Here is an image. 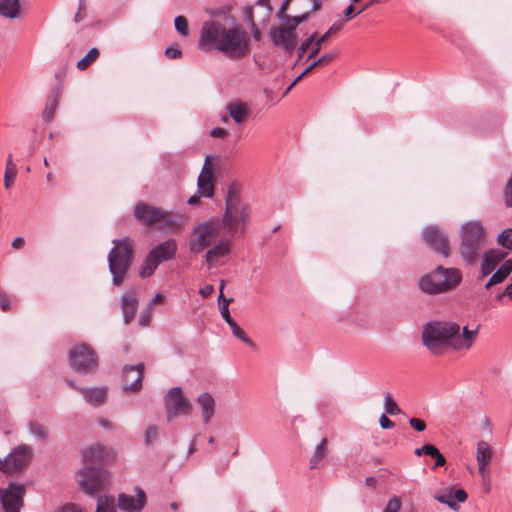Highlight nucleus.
<instances>
[{
    "instance_id": "1",
    "label": "nucleus",
    "mask_w": 512,
    "mask_h": 512,
    "mask_svg": "<svg viewBox=\"0 0 512 512\" xmlns=\"http://www.w3.org/2000/svg\"><path fill=\"white\" fill-rule=\"evenodd\" d=\"M198 48L205 52L217 50L230 59H241L250 52V37L234 20L231 25L210 20L201 28Z\"/></svg>"
},
{
    "instance_id": "2",
    "label": "nucleus",
    "mask_w": 512,
    "mask_h": 512,
    "mask_svg": "<svg viewBox=\"0 0 512 512\" xmlns=\"http://www.w3.org/2000/svg\"><path fill=\"white\" fill-rule=\"evenodd\" d=\"M251 207L240 196L236 185L229 186L225 199V212L220 220L221 227L231 237L243 236L250 221Z\"/></svg>"
},
{
    "instance_id": "3",
    "label": "nucleus",
    "mask_w": 512,
    "mask_h": 512,
    "mask_svg": "<svg viewBox=\"0 0 512 512\" xmlns=\"http://www.w3.org/2000/svg\"><path fill=\"white\" fill-rule=\"evenodd\" d=\"M107 261L114 286H121L134 260L133 240L125 237L112 241Z\"/></svg>"
},
{
    "instance_id": "4",
    "label": "nucleus",
    "mask_w": 512,
    "mask_h": 512,
    "mask_svg": "<svg viewBox=\"0 0 512 512\" xmlns=\"http://www.w3.org/2000/svg\"><path fill=\"white\" fill-rule=\"evenodd\" d=\"M459 325L450 322L432 321L427 323L422 331L423 344L435 354H441L443 347H452L454 335L458 332Z\"/></svg>"
},
{
    "instance_id": "5",
    "label": "nucleus",
    "mask_w": 512,
    "mask_h": 512,
    "mask_svg": "<svg viewBox=\"0 0 512 512\" xmlns=\"http://www.w3.org/2000/svg\"><path fill=\"white\" fill-rule=\"evenodd\" d=\"M461 281V273L455 268L437 267L431 273L422 276L419 288L427 294H437L455 288Z\"/></svg>"
},
{
    "instance_id": "6",
    "label": "nucleus",
    "mask_w": 512,
    "mask_h": 512,
    "mask_svg": "<svg viewBox=\"0 0 512 512\" xmlns=\"http://www.w3.org/2000/svg\"><path fill=\"white\" fill-rule=\"evenodd\" d=\"M460 253L472 264L476 261L484 241V228L479 221H468L461 226Z\"/></svg>"
},
{
    "instance_id": "7",
    "label": "nucleus",
    "mask_w": 512,
    "mask_h": 512,
    "mask_svg": "<svg viewBox=\"0 0 512 512\" xmlns=\"http://www.w3.org/2000/svg\"><path fill=\"white\" fill-rule=\"evenodd\" d=\"M221 228L218 218L203 221L195 225L189 239L190 252L193 254L204 252V250L213 245L215 240L219 237Z\"/></svg>"
},
{
    "instance_id": "8",
    "label": "nucleus",
    "mask_w": 512,
    "mask_h": 512,
    "mask_svg": "<svg viewBox=\"0 0 512 512\" xmlns=\"http://www.w3.org/2000/svg\"><path fill=\"white\" fill-rule=\"evenodd\" d=\"M110 472L103 467L84 465L77 472L78 484L87 495L94 496L110 485Z\"/></svg>"
},
{
    "instance_id": "9",
    "label": "nucleus",
    "mask_w": 512,
    "mask_h": 512,
    "mask_svg": "<svg viewBox=\"0 0 512 512\" xmlns=\"http://www.w3.org/2000/svg\"><path fill=\"white\" fill-rule=\"evenodd\" d=\"M176 250L177 243L174 239H169L155 246L147 255L140 269V276L142 278L150 276L162 262L173 259Z\"/></svg>"
},
{
    "instance_id": "10",
    "label": "nucleus",
    "mask_w": 512,
    "mask_h": 512,
    "mask_svg": "<svg viewBox=\"0 0 512 512\" xmlns=\"http://www.w3.org/2000/svg\"><path fill=\"white\" fill-rule=\"evenodd\" d=\"M69 360L73 369L82 374L94 373L98 368V359L95 352L85 344L72 349Z\"/></svg>"
},
{
    "instance_id": "11",
    "label": "nucleus",
    "mask_w": 512,
    "mask_h": 512,
    "mask_svg": "<svg viewBox=\"0 0 512 512\" xmlns=\"http://www.w3.org/2000/svg\"><path fill=\"white\" fill-rule=\"evenodd\" d=\"M32 459V449L21 444L15 447L5 459L0 458V470L6 474H14L21 471Z\"/></svg>"
},
{
    "instance_id": "12",
    "label": "nucleus",
    "mask_w": 512,
    "mask_h": 512,
    "mask_svg": "<svg viewBox=\"0 0 512 512\" xmlns=\"http://www.w3.org/2000/svg\"><path fill=\"white\" fill-rule=\"evenodd\" d=\"M165 409L168 421L179 415H188L192 410L189 400L183 396L180 387L171 388L165 396Z\"/></svg>"
},
{
    "instance_id": "13",
    "label": "nucleus",
    "mask_w": 512,
    "mask_h": 512,
    "mask_svg": "<svg viewBox=\"0 0 512 512\" xmlns=\"http://www.w3.org/2000/svg\"><path fill=\"white\" fill-rule=\"evenodd\" d=\"M25 492V486L16 482H10L6 488L0 489V502L4 512H20Z\"/></svg>"
},
{
    "instance_id": "14",
    "label": "nucleus",
    "mask_w": 512,
    "mask_h": 512,
    "mask_svg": "<svg viewBox=\"0 0 512 512\" xmlns=\"http://www.w3.org/2000/svg\"><path fill=\"white\" fill-rule=\"evenodd\" d=\"M272 43L286 53L291 54L297 45V35L293 27L286 25L274 26L269 32Z\"/></svg>"
},
{
    "instance_id": "15",
    "label": "nucleus",
    "mask_w": 512,
    "mask_h": 512,
    "mask_svg": "<svg viewBox=\"0 0 512 512\" xmlns=\"http://www.w3.org/2000/svg\"><path fill=\"white\" fill-rule=\"evenodd\" d=\"M422 236L427 245L436 253L449 256V240L447 235L435 225L426 226L422 230Z\"/></svg>"
},
{
    "instance_id": "16",
    "label": "nucleus",
    "mask_w": 512,
    "mask_h": 512,
    "mask_svg": "<svg viewBox=\"0 0 512 512\" xmlns=\"http://www.w3.org/2000/svg\"><path fill=\"white\" fill-rule=\"evenodd\" d=\"M114 452L101 444H95L82 453L84 465L94 467L96 464H103L114 459Z\"/></svg>"
},
{
    "instance_id": "17",
    "label": "nucleus",
    "mask_w": 512,
    "mask_h": 512,
    "mask_svg": "<svg viewBox=\"0 0 512 512\" xmlns=\"http://www.w3.org/2000/svg\"><path fill=\"white\" fill-rule=\"evenodd\" d=\"M232 238H221L216 243L207 248L204 254V260L208 267H215L218 259L228 256L232 248Z\"/></svg>"
},
{
    "instance_id": "18",
    "label": "nucleus",
    "mask_w": 512,
    "mask_h": 512,
    "mask_svg": "<svg viewBox=\"0 0 512 512\" xmlns=\"http://www.w3.org/2000/svg\"><path fill=\"white\" fill-rule=\"evenodd\" d=\"M136 498L125 493L118 495V508L125 512H141L146 505V495L142 488L136 487Z\"/></svg>"
},
{
    "instance_id": "19",
    "label": "nucleus",
    "mask_w": 512,
    "mask_h": 512,
    "mask_svg": "<svg viewBox=\"0 0 512 512\" xmlns=\"http://www.w3.org/2000/svg\"><path fill=\"white\" fill-rule=\"evenodd\" d=\"M144 365L142 363L125 366L123 369V389L137 392L142 387Z\"/></svg>"
},
{
    "instance_id": "20",
    "label": "nucleus",
    "mask_w": 512,
    "mask_h": 512,
    "mask_svg": "<svg viewBox=\"0 0 512 512\" xmlns=\"http://www.w3.org/2000/svg\"><path fill=\"white\" fill-rule=\"evenodd\" d=\"M135 217L146 226H154L161 221L164 217V210L157 207H152L147 203L140 202L134 209Z\"/></svg>"
},
{
    "instance_id": "21",
    "label": "nucleus",
    "mask_w": 512,
    "mask_h": 512,
    "mask_svg": "<svg viewBox=\"0 0 512 512\" xmlns=\"http://www.w3.org/2000/svg\"><path fill=\"white\" fill-rule=\"evenodd\" d=\"M198 193L199 196L211 198L214 195L213 172L210 167V157H206L204 166L198 176Z\"/></svg>"
},
{
    "instance_id": "22",
    "label": "nucleus",
    "mask_w": 512,
    "mask_h": 512,
    "mask_svg": "<svg viewBox=\"0 0 512 512\" xmlns=\"http://www.w3.org/2000/svg\"><path fill=\"white\" fill-rule=\"evenodd\" d=\"M507 253L501 250L491 249L486 251L483 255V261L481 263V275L480 278L486 277L494 271L496 266L504 260Z\"/></svg>"
},
{
    "instance_id": "23",
    "label": "nucleus",
    "mask_w": 512,
    "mask_h": 512,
    "mask_svg": "<svg viewBox=\"0 0 512 512\" xmlns=\"http://www.w3.org/2000/svg\"><path fill=\"white\" fill-rule=\"evenodd\" d=\"M226 110L229 113L230 117L237 124L245 122L250 116V109L248 104L241 100L230 102L229 104H227Z\"/></svg>"
},
{
    "instance_id": "24",
    "label": "nucleus",
    "mask_w": 512,
    "mask_h": 512,
    "mask_svg": "<svg viewBox=\"0 0 512 512\" xmlns=\"http://www.w3.org/2000/svg\"><path fill=\"white\" fill-rule=\"evenodd\" d=\"M492 457V451L489 444L485 441H480L477 444V455L476 460L478 464V470L482 478L485 479L487 476V465L490 463Z\"/></svg>"
},
{
    "instance_id": "25",
    "label": "nucleus",
    "mask_w": 512,
    "mask_h": 512,
    "mask_svg": "<svg viewBox=\"0 0 512 512\" xmlns=\"http://www.w3.org/2000/svg\"><path fill=\"white\" fill-rule=\"evenodd\" d=\"M138 307V300L134 293H125L121 297V309L123 313V319L126 324H129L135 317Z\"/></svg>"
},
{
    "instance_id": "26",
    "label": "nucleus",
    "mask_w": 512,
    "mask_h": 512,
    "mask_svg": "<svg viewBox=\"0 0 512 512\" xmlns=\"http://www.w3.org/2000/svg\"><path fill=\"white\" fill-rule=\"evenodd\" d=\"M344 26L343 20H337L333 23V25L320 37L318 35L316 36V40L314 41L313 49H311L310 53L308 54V60L314 58L322 49V45L324 42L328 40L330 35L336 34Z\"/></svg>"
},
{
    "instance_id": "27",
    "label": "nucleus",
    "mask_w": 512,
    "mask_h": 512,
    "mask_svg": "<svg viewBox=\"0 0 512 512\" xmlns=\"http://www.w3.org/2000/svg\"><path fill=\"white\" fill-rule=\"evenodd\" d=\"M478 330H469L467 327L463 328L462 334L460 329L454 335V341L452 342V348L455 350L469 349L475 340Z\"/></svg>"
},
{
    "instance_id": "28",
    "label": "nucleus",
    "mask_w": 512,
    "mask_h": 512,
    "mask_svg": "<svg viewBox=\"0 0 512 512\" xmlns=\"http://www.w3.org/2000/svg\"><path fill=\"white\" fill-rule=\"evenodd\" d=\"M83 395L84 399L87 403L99 406L102 405L107 396V391L105 388L102 387H94V388H77Z\"/></svg>"
},
{
    "instance_id": "29",
    "label": "nucleus",
    "mask_w": 512,
    "mask_h": 512,
    "mask_svg": "<svg viewBox=\"0 0 512 512\" xmlns=\"http://www.w3.org/2000/svg\"><path fill=\"white\" fill-rule=\"evenodd\" d=\"M197 402L202 410V418L204 423H209L214 415L215 400L210 393H202L198 396Z\"/></svg>"
},
{
    "instance_id": "30",
    "label": "nucleus",
    "mask_w": 512,
    "mask_h": 512,
    "mask_svg": "<svg viewBox=\"0 0 512 512\" xmlns=\"http://www.w3.org/2000/svg\"><path fill=\"white\" fill-rule=\"evenodd\" d=\"M512 272V259L506 260L497 271L489 278L485 288L488 289L493 285L502 283Z\"/></svg>"
},
{
    "instance_id": "31",
    "label": "nucleus",
    "mask_w": 512,
    "mask_h": 512,
    "mask_svg": "<svg viewBox=\"0 0 512 512\" xmlns=\"http://www.w3.org/2000/svg\"><path fill=\"white\" fill-rule=\"evenodd\" d=\"M20 12L19 0H0V15L5 18L14 19Z\"/></svg>"
},
{
    "instance_id": "32",
    "label": "nucleus",
    "mask_w": 512,
    "mask_h": 512,
    "mask_svg": "<svg viewBox=\"0 0 512 512\" xmlns=\"http://www.w3.org/2000/svg\"><path fill=\"white\" fill-rule=\"evenodd\" d=\"M327 444H328V440L326 437H324L320 441V443L316 446L315 451L309 460L311 469L316 468L318 466V464L326 457L327 452H328Z\"/></svg>"
},
{
    "instance_id": "33",
    "label": "nucleus",
    "mask_w": 512,
    "mask_h": 512,
    "mask_svg": "<svg viewBox=\"0 0 512 512\" xmlns=\"http://www.w3.org/2000/svg\"><path fill=\"white\" fill-rule=\"evenodd\" d=\"M161 229L165 231H173L179 228L182 224V217L180 215H172L171 212L164 210V217L161 218Z\"/></svg>"
},
{
    "instance_id": "34",
    "label": "nucleus",
    "mask_w": 512,
    "mask_h": 512,
    "mask_svg": "<svg viewBox=\"0 0 512 512\" xmlns=\"http://www.w3.org/2000/svg\"><path fill=\"white\" fill-rule=\"evenodd\" d=\"M253 9L256 7L259 9L258 21H256L260 25H266L270 19L272 13V7L270 5V0H258L255 6H252Z\"/></svg>"
},
{
    "instance_id": "35",
    "label": "nucleus",
    "mask_w": 512,
    "mask_h": 512,
    "mask_svg": "<svg viewBox=\"0 0 512 512\" xmlns=\"http://www.w3.org/2000/svg\"><path fill=\"white\" fill-rule=\"evenodd\" d=\"M95 512H117L114 497L109 495L98 496Z\"/></svg>"
},
{
    "instance_id": "36",
    "label": "nucleus",
    "mask_w": 512,
    "mask_h": 512,
    "mask_svg": "<svg viewBox=\"0 0 512 512\" xmlns=\"http://www.w3.org/2000/svg\"><path fill=\"white\" fill-rule=\"evenodd\" d=\"M244 18L249 22L252 30L253 38L256 41H260L262 37V33L260 29L258 28V23L256 22L254 18V12L252 6H247L244 10Z\"/></svg>"
},
{
    "instance_id": "37",
    "label": "nucleus",
    "mask_w": 512,
    "mask_h": 512,
    "mask_svg": "<svg viewBox=\"0 0 512 512\" xmlns=\"http://www.w3.org/2000/svg\"><path fill=\"white\" fill-rule=\"evenodd\" d=\"M28 430L32 436L40 441H44L48 436L47 428L37 421H31L28 425Z\"/></svg>"
},
{
    "instance_id": "38",
    "label": "nucleus",
    "mask_w": 512,
    "mask_h": 512,
    "mask_svg": "<svg viewBox=\"0 0 512 512\" xmlns=\"http://www.w3.org/2000/svg\"><path fill=\"white\" fill-rule=\"evenodd\" d=\"M229 327L231 328V331H232V334L238 338L239 340H241L243 343H245L246 345L250 346L251 348H256V344L255 342L250 339L246 334L245 332L243 331V329L235 322H231L230 324H228Z\"/></svg>"
},
{
    "instance_id": "39",
    "label": "nucleus",
    "mask_w": 512,
    "mask_h": 512,
    "mask_svg": "<svg viewBox=\"0 0 512 512\" xmlns=\"http://www.w3.org/2000/svg\"><path fill=\"white\" fill-rule=\"evenodd\" d=\"M434 498L442 503L449 506L452 510L457 511L459 509L458 504L453 500V494L451 490H445L435 494Z\"/></svg>"
},
{
    "instance_id": "40",
    "label": "nucleus",
    "mask_w": 512,
    "mask_h": 512,
    "mask_svg": "<svg viewBox=\"0 0 512 512\" xmlns=\"http://www.w3.org/2000/svg\"><path fill=\"white\" fill-rule=\"evenodd\" d=\"M99 54L97 48L90 49L88 53L78 61L77 68L79 70H85L99 57Z\"/></svg>"
},
{
    "instance_id": "41",
    "label": "nucleus",
    "mask_w": 512,
    "mask_h": 512,
    "mask_svg": "<svg viewBox=\"0 0 512 512\" xmlns=\"http://www.w3.org/2000/svg\"><path fill=\"white\" fill-rule=\"evenodd\" d=\"M57 105L58 102L56 96L49 98L42 114L44 121L50 122L54 118Z\"/></svg>"
},
{
    "instance_id": "42",
    "label": "nucleus",
    "mask_w": 512,
    "mask_h": 512,
    "mask_svg": "<svg viewBox=\"0 0 512 512\" xmlns=\"http://www.w3.org/2000/svg\"><path fill=\"white\" fill-rule=\"evenodd\" d=\"M309 16H310L309 12H306L302 15L293 16V17L285 16L284 22H285L286 26L293 27V31L295 32L298 25L305 22L309 18Z\"/></svg>"
},
{
    "instance_id": "43",
    "label": "nucleus",
    "mask_w": 512,
    "mask_h": 512,
    "mask_svg": "<svg viewBox=\"0 0 512 512\" xmlns=\"http://www.w3.org/2000/svg\"><path fill=\"white\" fill-rule=\"evenodd\" d=\"M317 33H312L308 38H306L298 48V58H302L303 55L309 50L313 49L314 41L316 40Z\"/></svg>"
},
{
    "instance_id": "44",
    "label": "nucleus",
    "mask_w": 512,
    "mask_h": 512,
    "mask_svg": "<svg viewBox=\"0 0 512 512\" xmlns=\"http://www.w3.org/2000/svg\"><path fill=\"white\" fill-rule=\"evenodd\" d=\"M175 29L176 31L186 37L189 34V28H188V22L187 19L184 16H177L174 20Z\"/></svg>"
},
{
    "instance_id": "45",
    "label": "nucleus",
    "mask_w": 512,
    "mask_h": 512,
    "mask_svg": "<svg viewBox=\"0 0 512 512\" xmlns=\"http://www.w3.org/2000/svg\"><path fill=\"white\" fill-rule=\"evenodd\" d=\"M384 406L386 413L390 415H397L401 413V409L398 407L396 402L392 399L390 394H386L384 397Z\"/></svg>"
},
{
    "instance_id": "46",
    "label": "nucleus",
    "mask_w": 512,
    "mask_h": 512,
    "mask_svg": "<svg viewBox=\"0 0 512 512\" xmlns=\"http://www.w3.org/2000/svg\"><path fill=\"white\" fill-rule=\"evenodd\" d=\"M498 243L504 248L512 250V229H505L498 236Z\"/></svg>"
},
{
    "instance_id": "47",
    "label": "nucleus",
    "mask_w": 512,
    "mask_h": 512,
    "mask_svg": "<svg viewBox=\"0 0 512 512\" xmlns=\"http://www.w3.org/2000/svg\"><path fill=\"white\" fill-rule=\"evenodd\" d=\"M400 508H401L400 498L393 496L388 500L383 512H399Z\"/></svg>"
},
{
    "instance_id": "48",
    "label": "nucleus",
    "mask_w": 512,
    "mask_h": 512,
    "mask_svg": "<svg viewBox=\"0 0 512 512\" xmlns=\"http://www.w3.org/2000/svg\"><path fill=\"white\" fill-rule=\"evenodd\" d=\"M232 302V298H229L228 300H224L223 304H220V313L223 319L226 321L227 324H230L234 320L232 319L229 311V304Z\"/></svg>"
},
{
    "instance_id": "49",
    "label": "nucleus",
    "mask_w": 512,
    "mask_h": 512,
    "mask_svg": "<svg viewBox=\"0 0 512 512\" xmlns=\"http://www.w3.org/2000/svg\"><path fill=\"white\" fill-rule=\"evenodd\" d=\"M0 309L7 312L12 309L9 295L5 291H0Z\"/></svg>"
},
{
    "instance_id": "50",
    "label": "nucleus",
    "mask_w": 512,
    "mask_h": 512,
    "mask_svg": "<svg viewBox=\"0 0 512 512\" xmlns=\"http://www.w3.org/2000/svg\"><path fill=\"white\" fill-rule=\"evenodd\" d=\"M336 55V52L325 53L314 61V65H316V67L327 65L336 57Z\"/></svg>"
},
{
    "instance_id": "51",
    "label": "nucleus",
    "mask_w": 512,
    "mask_h": 512,
    "mask_svg": "<svg viewBox=\"0 0 512 512\" xmlns=\"http://www.w3.org/2000/svg\"><path fill=\"white\" fill-rule=\"evenodd\" d=\"M158 435V430L154 426H150L145 431V443L150 445L154 440H156Z\"/></svg>"
},
{
    "instance_id": "52",
    "label": "nucleus",
    "mask_w": 512,
    "mask_h": 512,
    "mask_svg": "<svg viewBox=\"0 0 512 512\" xmlns=\"http://www.w3.org/2000/svg\"><path fill=\"white\" fill-rule=\"evenodd\" d=\"M152 318V309L148 306L139 318V324L146 327L150 324Z\"/></svg>"
},
{
    "instance_id": "53",
    "label": "nucleus",
    "mask_w": 512,
    "mask_h": 512,
    "mask_svg": "<svg viewBox=\"0 0 512 512\" xmlns=\"http://www.w3.org/2000/svg\"><path fill=\"white\" fill-rule=\"evenodd\" d=\"M343 14H344V19H342L345 22L353 19L354 17H356L357 15H359L360 13H358V11L355 12V8H354V5L353 4H350L344 11H343Z\"/></svg>"
},
{
    "instance_id": "54",
    "label": "nucleus",
    "mask_w": 512,
    "mask_h": 512,
    "mask_svg": "<svg viewBox=\"0 0 512 512\" xmlns=\"http://www.w3.org/2000/svg\"><path fill=\"white\" fill-rule=\"evenodd\" d=\"M409 424L417 431L422 432L426 428V424L423 420L419 418H410Z\"/></svg>"
},
{
    "instance_id": "55",
    "label": "nucleus",
    "mask_w": 512,
    "mask_h": 512,
    "mask_svg": "<svg viewBox=\"0 0 512 512\" xmlns=\"http://www.w3.org/2000/svg\"><path fill=\"white\" fill-rule=\"evenodd\" d=\"M86 17V2H84L83 8L80 7V3L78 4V10L74 16V22L79 23L84 20Z\"/></svg>"
},
{
    "instance_id": "56",
    "label": "nucleus",
    "mask_w": 512,
    "mask_h": 512,
    "mask_svg": "<svg viewBox=\"0 0 512 512\" xmlns=\"http://www.w3.org/2000/svg\"><path fill=\"white\" fill-rule=\"evenodd\" d=\"M379 424L383 429H392L395 424L385 414H382L379 419Z\"/></svg>"
},
{
    "instance_id": "57",
    "label": "nucleus",
    "mask_w": 512,
    "mask_h": 512,
    "mask_svg": "<svg viewBox=\"0 0 512 512\" xmlns=\"http://www.w3.org/2000/svg\"><path fill=\"white\" fill-rule=\"evenodd\" d=\"M16 176H17V173H9V172L4 173V186L6 189H9L13 185V183L16 179Z\"/></svg>"
},
{
    "instance_id": "58",
    "label": "nucleus",
    "mask_w": 512,
    "mask_h": 512,
    "mask_svg": "<svg viewBox=\"0 0 512 512\" xmlns=\"http://www.w3.org/2000/svg\"><path fill=\"white\" fill-rule=\"evenodd\" d=\"M422 450H423L425 455H428V456H430L432 458H434V456L437 453H439V450L435 446H433L431 444H426V445L422 446Z\"/></svg>"
},
{
    "instance_id": "59",
    "label": "nucleus",
    "mask_w": 512,
    "mask_h": 512,
    "mask_svg": "<svg viewBox=\"0 0 512 512\" xmlns=\"http://www.w3.org/2000/svg\"><path fill=\"white\" fill-rule=\"evenodd\" d=\"M5 172H9V173H17V166L16 164L13 162V159H12V155L9 154L8 157H7V161H6V167H5Z\"/></svg>"
},
{
    "instance_id": "60",
    "label": "nucleus",
    "mask_w": 512,
    "mask_h": 512,
    "mask_svg": "<svg viewBox=\"0 0 512 512\" xmlns=\"http://www.w3.org/2000/svg\"><path fill=\"white\" fill-rule=\"evenodd\" d=\"M165 55L170 59H177L181 56V51L178 48L169 47L165 50Z\"/></svg>"
},
{
    "instance_id": "61",
    "label": "nucleus",
    "mask_w": 512,
    "mask_h": 512,
    "mask_svg": "<svg viewBox=\"0 0 512 512\" xmlns=\"http://www.w3.org/2000/svg\"><path fill=\"white\" fill-rule=\"evenodd\" d=\"M210 134L214 138H224L227 136V131L224 128L216 127L211 130Z\"/></svg>"
},
{
    "instance_id": "62",
    "label": "nucleus",
    "mask_w": 512,
    "mask_h": 512,
    "mask_svg": "<svg viewBox=\"0 0 512 512\" xmlns=\"http://www.w3.org/2000/svg\"><path fill=\"white\" fill-rule=\"evenodd\" d=\"M456 499L458 502H464L467 499V493L463 489H457L454 492L453 499Z\"/></svg>"
},
{
    "instance_id": "63",
    "label": "nucleus",
    "mask_w": 512,
    "mask_h": 512,
    "mask_svg": "<svg viewBox=\"0 0 512 512\" xmlns=\"http://www.w3.org/2000/svg\"><path fill=\"white\" fill-rule=\"evenodd\" d=\"M214 292V287L212 285H206L200 289L199 293L202 297L206 298L210 296Z\"/></svg>"
},
{
    "instance_id": "64",
    "label": "nucleus",
    "mask_w": 512,
    "mask_h": 512,
    "mask_svg": "<svg viewBox=\"0 0 512 512\" xmlns=\"http://www.w3.org/2000/svg\"><path fill=\"white\" fill-rule=\"evenodd\" d=\"M25 244V239L23 237H16L12 243L11 246L14 249H21Z\"/></svg>"
}]
</instances>
